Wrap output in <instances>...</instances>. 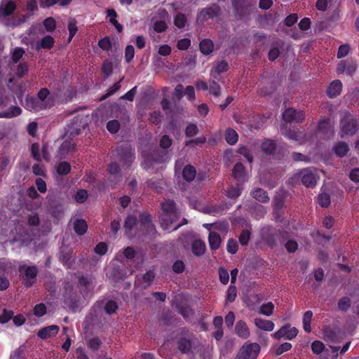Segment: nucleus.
<instances>
[{
	"instance_id": "38",
	"label": "nucleus",
	"mask_w": 359,
	"mask_h": 359,
	"mask_svg": "<svg viewBox=\"0 0 359 359\" xmlns=\"http://www.w3.org/2000/svg\"><path fill=\"white\" fill-rule=\"evenodd\" d=\"M242 184L237 182L236 187L231 186L226 191L227 197L231 199H236L239 197L241 194Z\"/></svg>"
},
{
	"instance_id": "5",
	"label": "nucleus",
	"mask_w": 359,
	"mask_h": 359,
	"mask_svg": "<svg viewBox=\"0 0 359 359\" xmlns=\"http://www.w3.org/2000/svg\"><path fill=\"white\" fill-rule=\"evenodd\" d=\"M261 149L267 155L275 154L276 156L275 158L278 160L283 158L287 152V150L283 147H278L275 140L270 139H266L263 141L261 144Z\"/></svg>"
},
{
	"instance_id": "15",
	"label": "nucleus",
	"mask_w": 359,
	"mask_h": 359,
	"mask_svg": "<svg viewBox=\"0 0 359 359\" xmlns=\"http://www.w3.org/2000/svg\"><path fill=\"white\" fill-rule=\"evenodd\" d=\"M76 147V144L73 143L71 140H65L57 151V154L56 155V158L60 160H63L66 158L67 156L69 154H72Z\"/></svg>"
},
{
	"instance_id": "26",
	"label": "nucleus",
	"mask_w": 359,
	"mask_h": 359,
	"mask_svg": "<svg viewBox=\"0 0 359 359\" xmlns=\"http://www.w3.org/2000/svg\"><path fill=\"white\" fill-rule=\"evenodd\" d=\"M251 196L261 203H268L270 201V198L268 193L260 188L255 189L251 191Z\"/></svg>"
},
{
	"instance_id": "49",
	"label": "nucleus",
	"mask_w": 359,
	"mask_h": 359,
	"mask_svg": "<svg viewBox=\"0 0 359 359\" xmlns=\"http://www.w3.org/2000/svg\"><path fill=\"white\" fill-rule=\"evenodd\" d=\"M98 46L103 50L109 51L112 48V43L109 36H104L98 41Z\"/></svg>"
},
{
	"instance_id": "44",
	"label": "nucleus",
	"mask_w": 359,
	"mask_h": 359,
	"mask_svg": "<svg viewBox=\"0 0 359 359\" xmlns=\"http://www.w3.org/2000/svg\"><path fill=\"white\" fill-rule=\"evenodd\" d=\"M237 297V289L235 285H230L226 291V301L232 303Z\"/></svg>"
},
{
	"instance_id": "3",
	"label": "nucleus",
	"mask_w": 359,
	"mask_h": 359,
	"mask_svg": "<svg viewBox=\"0 0 359 359\" xmlns=\"http://www.w3.org/2000/svg\"><path fill=\"white\" fill-rule=\"evenodd\" d=\"M341 136H353L358 130L357 118L350 113H346L340 120Z\"/></svg>"
},
{
	"instance_id": "6",
	"label": "nucleus",
	"mask_w": 359,
	"mask_h": 359,
	"mask_svg": "<svg viewBox=\"0 0 359 359\" xmlns=\"http://www.w3.org/2000/svg\"><path fill=\"white\" fill-rule=\"evenodd\" d=\"M116 156L123 166L128 168L135 159V150L128 144H121L116 149Z\"/></svg>"
},
{
	"instance_id": "10",
	"label": "nucleus",
	"mask_w": 359,
	"mask_h": 359,
	"mask_svg": "<svg viewBox=\"0 0 359 359\" xmlns=\"http://www.w3.org/2000/svg\"><path fill=\"white\" fill-rule=\"evenodd\" d=\"M24 107L32 112H38L48 109V105L44 104L36 97L27 96L25 100Z\"/></svg>"
},
{
	"instance_id": "58",
	"label": "nucleus",
	"mask_w": 359,
	"mask_h": 359,
	"mask_svg": "<svg viewBox=\"0 0 359 359\" xmlns=\"http://www.w3.org/2000/svg\"><path fill=\"white\" fill-rule=\"evenodd\" d=\"M325 349L324 344L318 340H315L311 344V350L314 354L319 355L323 352Z\"/></svg>"
},
{
	"instance_id": "37",
	"label": "nucleus",
	"mask_w": 359,
	"mask_h": 359,
	"mask_svg": "<svg viewBox=\"0 0 359 359\" xmlns=\"http://www.w3.org/2000/svg\"><path fill=\"white\" fill-rule=\"evenodd\" d=\"M67 28L69 31L68 41L70 42L78 32L77 21L75 18H70L68 20Z\"/></svg>"
},
{
	"instance_id": "17",
	"label": "nucleus",
	"mask_w": 359,
	"mask_h": 359,
	"mask_svg": "<svg viewBox=\"0 0 359 359\" xmlns=\"http://www.w3.org/2000/svg\"><path fill=\"white\" fill-rule=\"evenodd\" d=\"M342 83L340 80L332 81L327 88L326 94L330 98H334L340 95L342 90Z\"/></svg>"
},
{
	"instance_id": "8",
	"label": "nucleus",
	"mask_w": 359,
	"mask_h": 359,
	"mask_svg": "<svg viewBox=\"0 0 359 359\" xmlns=\"http://www.w3.org/2000/svg\"><path fill=\"white\" fill-rule=\"evenodd\" d=\"M221 13V8L217 4H214L210 6L203 8L198 13L197 19L201 21L213 20L219 17Z\"/></svg>"
},
{
	"instance_id": "40",
	"label": "nucleus",
	"mask_w": 359,
	"mask_h": 359,
	"mask_svg": "<svg viewBox=\"0 0 359 359\" xmlns=\"http://www.w3.org/2000/svg\"><path fill=\"white\" fill-rule=\"evenodd\" d=\"M137 224V219L134 215H129L126 217L124 222V228L126 233H128Z\"/></svg>"
},
{
	"instance_id": "46",
	"label": "nucleus",
	"mask_w": 359,
	"mask_h": 359,
	"mask_svg": "<svg viewBox=\"0 0 359 359\" xmlns=\"http://www.w3.org/2000/svg\"><path fill=\"white\" fill-rule=\"evenodd\" d=\"M318 131L323 134H327L330 130V122L328 118H324L320 120L318 125Z\"/></svg>"
},
{
	"instance_id": "29",
	"label": "nucleus",
	"mask_w": 359,
	"mask_h": 359,
	"mask_svg": "<svg viewBox=\"0 0 359 359\" xmlns=\"http://www.w3.org/2000/svg\"><path fill=\"white\" fill-rule=\"evenodd\" d=\"M334 154L340 158L344 157L349 151V147L345 142H339L333 147Z\"/></svg>"
},
{
	"instance_id": "42",
	"label": "nucleus",
	"mask_w": 359,
	"mask_h": 359,
	"mask_svg": "<svg viewBox=\"0 0 359 359\" xmlns=\"http://www.w3.org/2000/svg\"><path fill=\"white\" fill-rule=\"evenodd\" d=\"M285 202V196L283 194H278L273 198V206L274 210L276 212L280 211L284 205Z\"/></svg>"
},
{
	"instance_id": "59",
	"label": "nucleus",
	"mask_w": 359,
	"mask_h": 359,
	"mask_svg": "<svg viewBox=\"0 0 359 359\" xmlns=\"http://www.w3.org/2000/svg\"><path fill=\"white\" fill-rule=\"evenodd\" d=\"M102 72L105 77L109 76L113 72V64L109 60H104L102 65Z\"/></svg>"
},
{
	"instance_id": "21",
	"label": "nucleus",
	"mask_w": 359,
	"mask_h": 359,
	"mask_svg": "<svg viewBox=\"0 0 359 359\" xmlns=\"http://www.w3.org/2000/svg\"><path fill=\"white\" fill-rule=\"evenodd\" d=\"M55 39L50 35H46L38 41L36 44V50H40L41 49H50L53 47Z\"/></svg>"
},
{
	"instance_id": "31",
	"label": "nucleus",
	"mask_w": 359,
	"mask_h": 359,
	"mask_svg": "<svg viewBox=\"0 0 359 359\" xmlns=\"http://www.w3.org/2000/svg\"><path fill=\"white\" fill-rule=\"evenodd\" d=\"M201 52L204 55H210L214 48L213 42L208 39H203L199 43Z\"/></svg>"
},
{
	"instance_id": "14",
	"label": "nucleus",
	"mask_w": 359,
	"mask_h": 359,
	"mask_svg": "<svg viewBox=\"0 0 359 359\" xmlns=\"http://www.w3.org/2000/svg\"><path fill=\"white\" fill-rule=\"evenodd\" d=\"M139 222L148 234H154L156 233L155 226L151 222V215L147 212H144L139 215Z\"/></svg>"
},
{
	"instance_id": "20",
	"label": "nucleus",
	"mask_w": 359,
	"mask_h": 359,
	"mask_svg": "<svg viewBox=\"0 0 359 359\" xmlns=\"http://www.w3.org/2000/svg\"><path fill=\"white\" fill-rule=\"evenodd\" d=\"M235 332L240 338L246 339L250 337V330L244 320H238L235 325Z\"/></svg>"
},
{
	"instance_id": "9",
	"label": "nucleus",
	"mask_w": 359,
	"mask_h": 359,
	"mask_svg": "<svg viewBox=\"0 0 359 359\" xmlns=\"http://www.w3.org/2000/svg\"><path fill=\"white\" fill-rule=\"evenodd\" d=\"M298 332L299 331L295 327H291L290 324H286L274 332L272 336L277 340L281 338L292 340L297 337Z\"/></svg>"
},
{
	"instance_id": "13",
	"label": "nucleus",
	"mask_w": 359,
	"mask_h": 359,
	"mask_svg": "<svg viewBox=\"0 0 359 359\" xmlns=\"http://www.w3.org/2000/svg\"><path fill=\"white\" fill-rule=\"evenodd\" d=\"M302 184L306 187H313L316 186L318 177L316 173L310 168L303 169L299 173Z\"/></svg>"
},
{
	"instance_id": "51",
	"label": "nucleus",
	"mask_w": 359,
	"mask_h": 359,
	"mask_svg": "<svg viewBox=\"0 0 359 359\" xmlns=\"http://www.w3.org/2000/svg\"><path fill=\"white\" fill-rule=\"evenodd\" d=\"M118 308L117 303L114 300H109L104 307V311L109 314L112 315L116 313Z\"/></svg>"
},
{
	"instance_id": "64",
	"label": "nucleus",
	"mask_w": 359,
	"mask_h": 359,
	"mask_svg": "<svg viewBox=\"0 0 359 359\" xmlns=\"http://www.w3.org/2000/svg\"><path fill=\"white\" fill-rule=\"evenodd\" d=\"M208 90L210 93L215 97H218L221 94V87L215 81L210 82Z\"/></svg>"
},
{
	"instance_id": "34",
	"label": "nucleus",
	"mask_w": 359,
	"mask_h": 359,
	"mask_svg": "<svg viewBox=\"0 0 359 359\" xmlns=\"http://www.w3.org/2000/svg\"><path fill=\"white\" fill-rule=\"evenodd\" d=\"M224 137L229 144L234 145L238 142V135L235 130L228 128L225 130Z\"/></svg>"
},
{
	"instance_id": "60",
	"label": "nucleus",
	"mask_w": 359,
	"mask_h": 359,
	"mask_svg": "<svg viewBox=\"0 0 359 359\" xmlns=\"http://www.w3.org/2000/svg\"><path fill=\"white\" fill-rule=\"evenodd\" d=\"M284 135L288 139L294 141H299V140L302 137V133L299 132L298 130L288 129L286 130Z\"/></svg>"
},
{
	"instance_id": "30",
	"label": "nucleus",
	"mask_w": 359,
	"mask_h": 359,
	"mask_svg": "<svg viewBox=\"0 0 359 359\" xmlns=\"http://www.w3.org/2000/svg\"><path fill=\"white\" fill-rule=\"evenodd\" d=\"M196 175V170L191 165H186L182 170V177L188 182H192Z\"/></svg>"
},
{
	"instance_id": "50",
	"label": "nucleus",
	"mask_w": 359,
	"mask_h": 359,
	"mask_svg": "<svg viewBox=\"0 0 359 359\" xmlns=\"http://www.w3.org/2000/svg\"><path fill=\"white\" fill-rule=\"evenodd\" d=\"M43 25L48 32H53L56 29V21L53 17L46 18Z\"/></svg>"
},
{
	"instance_id": "28",
	"label": "nucleus",
	"mask_w": 359,
	"mask_h": 359,
	"mask_svg": "<svg viewBox=\"0 0 359 359\" xmlns=\"http://www.w3.org/2000/svg\"><path fill=\"white\" fill-rule=\"evenodd\" d=\"M73 226L74 231L79 236L85 234L88 229L87 222L83 219H76Z\"/></svg>"
},
{
	"instance_id": "25",
	"label": "nucleus",
	"mask_w": 359,
	"mask_h": 359,
	"mask_svg": "<svg viewBox=\"0 0 359 359\" xmlns=\"http://www.w3.org/2000/svg\"><path fill=\"white\" fill-rule=\"evenodd\" d=\"M192 345V341L185 337H182L177 341V348L182 353L188 354L191 353Z\"/></svg>"
},
{
	"instance_id": "53",
	"label": "nucleus",
	"mask_w": 359,
	"mask_h": 359,
	"mask_svg": "<svg viewBox=\"0 0 359 359\" xmlns=\"http://www.w3.org/2000/svg\"><path fill=\"white\" fill-rule=\"evenodd\" d=\"M351 306L349 297H344L338 301V308L341 311H347Z\"/></svg>"
},
{
	"instance_id": "39",
	"label": "nucleus",
	"mask_w": 359,
	"mask_h": 359,
	"mask_svg": "<svg viewBox=\"0 0 359 359\" xmlns=\"http://www.w3.org/2000/svg\"><path fill=\"white\" fill-rule=\"evenodd\" d=\"M313 318V312L311 311H307L304 313L303 316V328L307 333L311 332V323Z\"/></svg>"
},
{
	"instance_id": "36",
	"label": "nucleus",
	"mask_w": 359,
	"mask_h": 359,
	"mask_svg": "<svg viewBox=\"0 0 359 359\" xmlns=\"http://www.w3.org/2000/svg\"><path fill=\"white\" fill-rule=\"evenodd\" d=\"M55 169L58 175H67L71 172L72 167L69 163L61 161L56 165Z\"/></svg>"
},
{
	"instance_id": "54",
	"label": "nucleus",
	"mask_w": 359,
	"mask_h": 359,
	"mask_svg": "<svg viewBox=\"0 0 359 359\" xmlns=\"http://www.w3.org/2000/svg\"><path fill=\"white\" fill-rule=\"evenodd\" d=\"M14 312L11 310L4 309L0 314V324L8 323L13 317Z\"/></svg>"
},
{
	"instance_id": "23",
	"label": "nucleus",
	"mask_w": 359,
	"mask_h": 359,
	"mask_svg": "<svg viewBox=\"0 0 359 359\" xmlns=\"http://www.w3.org/2000/svg\"><path fill=\"white\" fill-rule=\"evenodd\" d=\"M255 325L259 329L264 331H272L274 329V323L269 320L256 318L254 320Z\"/></svg>"
},
{
	"instance_id": "43",
	"label": "nucleus",
	"mask_w": 359,
	"mask_h": 359,
	"mask_svg": "<svg viewBox=\"0 0 359 359\" xmlns=\"http://www.w3.org/2000/svg\"><path fill=\"white\" fill-rule=\"evenodd\" d=\"M198 133L199 129L198 126L196 124L191 123L187 124L184 130V134L187 137H192L198 135Z\"/></svg>"
},
{
	"instance_id": "12",
	"label": "nucleus",
	"mask_w": 359,
	"mask_h": 359,
	"mask_svg": "<svg viewBox=\"0 0 359 359\" xmlns=\"http://www.w3.org/2000/svg\"><path fill=\"white\" fill-rule=\"evenodd\" d=\"M64 297L65 304H67L70 309H74L79 306L80 295L74 290L73 287L69 286L65 288Z\"/></svg>"
},
{
	"instance_id": "1",
	"label": "nucleus",
	"mask_w": 359,
	"mask_h": 359,
	"mask_svg": "<svg viewBox=\"0 0 359 359\" xmlns=\"http://www.w3.org/2000/svg\"><path fill=\"white\" fill-rule=\"evenodd\" d=\"M161 206L162 214L160 217V224L163 230L175 231L187 223V219L183 218L182 223L175 224L180 218V213L173 200H166L161 203Z\"/></svg>"
},
{
	"instance_id": "47",
	"label": "nucleus",
	"mask_w": 359,
	"mask_h": 359,
	"mask_svg": "<svg viewBox=\"0 0 359 359\" xmlns=\"http://www.w3.org/2000/svg\"><path fill=\"white\" fill-rule=\"evenodd\" d=\"M88 197V191L86 189H80L74 194V200L78 203H83Z\"/></svg>"
},
{
	"instance_id": "27",
	"label": "nucleus",
	"mask_w": 359,
	"mask_h": 359,
	"mask_svg": "<svg viewBox=\"0 0 359 359\" xmlns=\"http://www.w3.org/2000/svg\"><path fill=\"white\" fill-rule=\"evenodd\" d=\"M22 109L18 106H11L7 110L0 112V118H11L20 115Z\"/></svg>"
},
{
	"instance_id": "18",
	"label": "nucleus",
	"mask_w": 359,
	"mask_h": 359,
	"mask_svg": "<svg viewBox=\"0 0 359 359\" xmlns=\"http://www.w3.org/2000/svg\"><path fill=\"white\" fill-rule=\"evenodd\" d=\"M59 329V326L56 325L46 326L39 330L37 336L41 339H46L55 336L58 333Z\"/></svg>"
},
{
	"instance_id": "33",
	"label": "nucleus",
	"mask_w": 359,
	"mask_h": 359,
	"mask_svg": "<svg viewBox=\"0 0 359 359\" xmlns=\"http://www.w3.org/2000/svg\"><path fill=\"white\" fill-rule=\"evenodd\" d=\"M155 273L153 270H149L142 276L140 286L143 289H146L149 287L155 278Z\"/></svg>"
},
{
	"instance_id": "4",
	"label": "nucleus",
	"mask_w": 359,
	"mask_h": 359,
	"mask_svg": "<svg viewBox=\"0 0 359 359\" xmlns=\"http://www.w3.org/2000/svg\"><path fill=\"white\" fill-rule=\"evenodd\" d=\"M18 271L26 287H30L36 283L39 273L36 266L20 265Z\"/></svg>"
},
{
	"instance_id": "32",
	"label": "nucleus",
	"mask_w": 359,
	"mask_h": 359,
	"mask_svg": "<svg viewBox=\"0 0 359 359\" xmlns=\"http://www.w3.org/2000/svg\"><path fill=\"white\" fill-rule=\"evenodd\" d=\"M16 9V4L13 1H8L4 6H1L0 8V17L8 16L13 13Z\"/></svg>"
},
{
	"instance_id": "56",
	"label": "nucleus",
	"mask_w": 359,
	"mask_h": 359,
	"mask_svg": "<svg viewBox=\"0 0 359 359\" xmlns=\"http://www.w3.org/2000/svg\"><path fill=\"white\" fill-rule=\"evenodd\" d=\"M123 78H121L118 81L115 83L112 86H111L108 90L107 93L102 96L101 100H103L108 97L114 95L116 92H117L121 88V82L123 81Z\"/></svg>"
},
{
	"instance_id": "55",
	"label": "nucleus",
	"mask_w": 359,
	"mask_h": 359,
	"mask_svg": "<svg viewBox=\"0 0 359 359\" xmlns=\"http://www.w3.org/2000/svg\"><path fill=\"white\" fill-rule=\"evenodd\" d=\"M88 346L90 349H91L93 351H97L101 345H102V341L100 339L97 337H93L90 339L88 341Z\"/></svg>"
},
{
	"instance_id": "11",
	"label": "nucleus",
	"mask_w": 359,
	"mask_h": 359,
	"mask_svg": "<svg viewBox=\"0 0 359 359\" xmlns=\"http://www.w3.org/2000/svg\"><path fill=\"white\" fill-rule=\"evenodd\" d=\"M283 118L285 122L302 123L306 118L304 111H297L294 108L287 109L283 114Z\"/></svg>"
},
{
	"instance_id": "22",
	"label": "nucleus",
	"mask_w": 359,
	"mask_h": 359,
	"mask_svg": "<svg viewBox=\"0 0 359 359\" xmlns=\"http://www.w3.org/2000/svg\"><path fill=\"white\" fill-rule=\"evenodd\" d=\"M206 245L204 241L201 239L195 240L191 244V252L196 257L204 255Z\"/></svg>"
},
{
	"instance_id": "41",
	"label": "nucleus",
	"mask_w": 359,
	"mask_h": 359,
	"mask_svg": "<svg viewBox=\"0 0 359 359\" xmlns=\"http://www.w3.org/2000/svg\"><path fill=\"white\" fill-rule=\"evenodd\" d=\"M274 308V304L272 302H267L266 304H263L259 307V313L266 316H270L273 314Z\"/></svg>"
},
{
	"instance_id": "61",
	"label": "nucleus",
	"mask_w": 359,
	"mask_h": 359,
	"mask_svg": "<svg viewBox=\"0 0 359 359\" xmlns=\"http://www.w3.org/2000/svg\"><path fill=\"white\" fill-rule=\"evenodd\" d=\"M238 153L246 158L248 162L253 161V156L251 154V151L245 146H240L237 150Z\"/></svg>"
},
{
	"instance_id": "45",
	"label": "nucleus",
	"mask_w": 359,
	"mask_h": 359,
	"mask_svg": "<svg viewBox=\"0 0 359 359\" xmlns=\"http://www.w3.org/2000/svg\"><path fill=\"white\" fill-rule=\"evenodd\" d=\"M41 149H40V145L39 143L35 142L33 143L31 146V154L32 158L38 162L41 161Z\"/></svg>"
},
{
	"instance_id": "24",
	"label": "nucleus",
	"mask_w": 359,
	"mask_h": 359,
	"mask_svg": "<svg viewBox=\"0 0 359 359\" xmlns=\"http://www.w3.org/2000/svg\"><path fill=\"white\" fill-rule=\"evenodd\" d=\"M221 237L217 232L210 231L208 235V243L212 250H217L221 245Z\"/></svg>"
},
{
	"instance_id": "16",
	"label": "nucleus",
	"mask_w": 359,
	"mask_h": 359,
	"mask_svg": "<svg viewBox=\"0 0 359 359\" xmlns=\"http://www.w3.org/2000/svg\"><path fill=\"white\" fill-rule=\"evenodd\" d=\"M232 175L238 183L243 184L248 180L245 168L243 163L240 162L236 163L233 166Z\"/></svg>"
},
{
	"instance_id": "19",
	"label": "nucleus",
	"mask_w": 359,
	"mask_h": 359,
	"mask_svg": "<svg viewBox=\"0 0 359 359\" xmlns=\"http://www.w3.org/2000/svg\"><path fill=\"white\" fill-rule=\"evenodd\" d=\"M50 90L47 88H41L37 93L36 97L44 104L48 105V109L54 105V99L50 96Z\"/></svg>"
},
{
	"instance_id": "7",
	"label": "nucleus",
	"mask_w": 359,
	"mask_h": 359,
	"mask_svg": "<svg viewBox=\"0 0 359 359\" xmlns=\"http://www.w3.org/2000/svg\"><path fill=\"white\" fill-rule=\"evenodd\" d=\"M260 352V346L257 343L245 344L239 350L235 359H255Z\"/></svg>"
},
{
	"instance_id": "52",
	"label": "nucleus",
	"mask_w": 359,
	"mask_h": 359,
	"mask_svg": "<svg viewBox=\"0 0 359 359\" xmlns=\"http://www.w3.org/2000/svg\"><path fill=\"white\" fill-rule=\"evenodd\" d=\"M187 23V18L184 14L182 13H177L174 18V24L179 29H182L185 27Z\"/></svg>"
},
{
	"instance_id": "35",
	"label": "nucleus",
	"mask_w": 359,
	"mask_h": 359,
	"mask_svg": "<svg viewBox=\"0 0 359 359\" xmlns=\"http://www.w3.org/2000/svg\"><path fill=\"white\" fill-rule=\"evenodd\" d=\"M60 262L67 268L71 269L74 264V259L72 258V254L67 252H61L60 254Z\"/></svg>"
},
{
	"instance_id": "63",
	"label": "nucleus",
	"mask_w": 359,
	"mask_h": 359,
	"mask_svg": "<svg viewBox=\"0 0 359 359\" xmlns=\"http://www.w3.org/2000/svg\"><path fill=\"white\" fill-rule=\"evenodd\" d=\"M46 306L43 303L36 304L33 309V313L36 317H41L46 313Z\"/></svg>"
},
{
	"instance_id": "57",
	"label": "nucleus",
	"mask_w": 359,
	"mask_h": 359,
	"mask_svg": "<svg viewBox=\"0 0 359 359\" xmlns=\"http://www.w3.org/2000/svg\"><path fill=\"white\" fill-rule=\"evenodd\" d=\"M120 123L118 122V121L117 120H111V121H109L107 123V130L112 133V134H115L116 133L119 129H120Z\"/></svg>"
},
{
	"instance_id": "2",
	"label": "nucleus",
	"mask_w": 359,
	"mask_h": 359,
	"mask_svg": "<svg viewBox=\"0 0 359 359\" xmlns=\"http://www.w3.org/2000/svg\"><path fill=\"white\" fill-rule=\"evenodd\" d=\"M290 236L289 233L283 229H277L271 226H265L260 230L262 241L271 248L277 245L278 243H283Z\"/></svg>"
},
{
	"instance_id": "48",
	"label": "nucleus",
	"mask_w": 359,
	"mask_h": 359,
	"mask_svg": "<svg viewBox=\"0 0 359 359\" xmlns=\"http://www.w3.org/2000/svg\"><path fill=\"white\" fill-rule=\"evenodd\" d=\"M318 202L322 208H327L331 203L330 196L327 193H321L318 196Z\"/></svg>"
},
{
	"instance_id": "62",
	"label": "nucleus",
	"mask_w": 359,
	"mask_h": 359,
	"mask_svg": "<svg viewBox=\"0 0 359 359\" xmlns=\"http://www.w3.org/2000/svg\"><path fill=\"white\" fill-rule=\"evenodd\" d=\"M251 233L249 230L244 229L241 231L238 240L241 245L245 246L248 244L250 238Z\"/></svg>"
}]
</instances>
